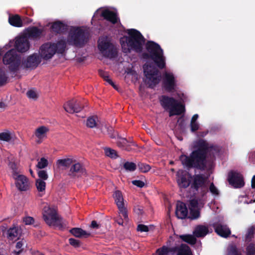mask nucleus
<instances>
[{
  "mask_svg": "<svg viewBox=\"0 0 255 255\" xmlns=\"http://www.w3.org/2000/svg\"><path fill=\"white\" fill-rule=\"evenodd\" d=\"M43 32L42 29H39L36 26H32L26 29L24 36H26L27 38L37 39L40 38Z\"/></svg>",
  "mask_w": 255,
  "mask_h": 255,
  "instance_id": "23",
  "label": "nucleus"
},
{
  "mask_svg": "<svg viewBox=\"0 0 255 255\" xmlns=\"http://www.w3.org/2000/svg\"><path fill=\"white\" fill-rule=\"evenodd\" d=\"M163 86L164 89L168 92H172L175 90L176 84L173 74L167 73L165 74Z\"/></svg>",
  "mask_w": 255,
  "mask_h": 255,
  "instance_id": "19",
  "label": "nucleus"
},
{
  "mask_svg": "<svg viewBox=\"0 0 255 255\" xmlns=\"http://www.w3.org/2000/svg\"><path fill=\"white\" fill-rule=\"evenodd\" d=\"M26 95H27V97L30 99H36L37 98V93L33 90H28L26 92Z\"/></svg>",
  "mask_w": 255,
  "mask_h": 255,
  "instance_id": "53",
  "label": "nucleus"
},
{
  "mask_svg": "<svg viewBox=\"0 0 255 255\" xmlns=\"http://www.w3.org/2000/svg\"><path fill=\"white\" fill-rule=\"evenodd\" d=\"M7 78L4 72L0 70V86H3L6 83Z\"/></svg>",
  "mask_w": 255,
  "mask_h": 255,
  "instance_id": "51",
  "label": "nucleus"
},
{
  "mask_svg": "<svg viewBox=\"0 0 255 255\" xmlns=\"http://www.w3.org/2000/svg\"><path fill=\"white\" fill-rule=\"evenodd\" d=\"M189 175L191 179V189L194 192L199 193L201 197H203L208 192L207 185V177L203 174Z\"/></svg>",
  "mask_w": 255,
  "mask_h": 255,
  "instance_id": "6",
  "label": "nucleus"
},
{
  "mask_svg": "<svg viewBox=\"0 0 255 255\" xmlns=\"http://www.w3.org/2000/svg\"><path fill=\"white\" fill-rule=\"evenodd\" d=\"M124 168L128 171H133L136 168V164L132 162H126L123 165Z\"/></svg>",
  "mask_w": 255,
  "mask_h": 255,
  "instance_id": "40",
  "label": "nucleus"
},
{
  "mask_svg": "<svg viewBox=\"0 0 255 255\" xmlns=\"http://www.w3.org/2000/svg\"><path fill=\"white\" fill-rule=\"evenodd\" d=\"M103 54L106 57L112 59L117 56L118 52L117 49L113 45L110 48L104 52Z\"/></svg>",
  "mask_w": 255,
  "mask_h": 255,
  "instance_id": "34",
  "label": "nucleus"
},
{
  "mask_svg": "<svg viewBox=\"0 0 255 255\" xmlns=\"http://www.w3.org/2000/svg\"><path fill=\"white\" fill-rule=\"evenodd\" d=\"M228 181L234 188H241L245 184L242 175L240 173L233 170L228 173Z\"/></svg>",
  "mask_w": 255,
  "mask_h": 255,
  "instance_id": "11",
  "label": "nucleus"
},
{
  "mask_svg": "<svg viewBox=\"0 0 255 255\" xmlns=\"http://www.w3.org/2000/svg\"><path fill=\"white\" fill-rule=\"evenodd\" d=\"M198 205V202L197 199H193L190 201L189 208V209H195L197 207Z\"/></svg>",
  "mask_w": 255,
  "mask_h": 255,
  "instance_id": "57",
  "label": "nucleus"
},
{
  "mask_svg": "<svg viewBox=\"0 0 255 255\" xmlns=\"http://www.w3.org/2000/svg\"><path fill=\"white\" fill-rule=\"evenodd\" d=\"M86 174V169L82 164L74 162L70 168L68 175L72 178H78Z\"/></svg>",
  "mask_w": 255,
  "mask_h": 255,
  "instance_id": "15",
  "label": "nucleus"
},
{
  "mask_svg": "<svg viewBox=\"0 0 255 255\" xmlns=\"http://www.w3.org/2000/svg\"><path fill=\"white\" fill-rule=\"evenodd\" d=\"M228 255H242L235 245H231L228 249Z\"/></svg>",
  "mask_w": 255,
  "mask_h": 255,
  "instance_id": "39",
  "label": "nucleus"
},
{
  "mask_svg": "<svg viewBox=\"0 0 255 255\" xmlns=\"http://www.w3.org/2000/svg\"><path fill=\"white\" fill-rule=\"evenodd\" d=\"M15 180L16 187L20 191H26L30 187V183L28 178L25 175L19 174L13 178Z\"/></svg>",
  "mask_w": 255,
  "mask_h": 255,
  "instance_id": "16",
  "label": "nucleus"
},
{
  "mask_svg": "<svg viewBox=\"0 0 255 255\" xmlns=\"http://www.w3.org/2000/svg\"><path fill=\"white\" fill-rule=\"evenodd\" d=\"M41 58L37 53H33L27 57L26 59L21 62L23 68L35 69L41 62Z\"/></svg>",
  "mask_w": 255,
  "mask_h": 255,
  "instance_id": "14",
  "label": "nucleus"
},
{
  "mask_svg": "<svg viewBox=\"0 0 255 255\" xmlns=\"http://www.w3.org/2000/svg\"><path fill=\"white\" fill-rule=\"evenodd\" d=\"M177 255H193L190 247L186 244H181Z\"/></svg>",
  "mask_w": 255,
  "mask_h": 255,
  "instance_id": "33",
  "label": "nucleus"
},
{
  "mask_svg": "<svg viewBox=\"0 0 255 255\" xmlns=\"http://www.w3.org/2000/svg\"><path fill=\"white\" fill-rule=\"evenodd\" d=\"M90 227L93 229H98L100 227V225L95 220H93L91 222Z\"/></svg>",
  "mask_w": 255,
  "mask_h": 255,
  "instance_id": "62",
  "label": "nucleus"
},
{
  "mask_svg": "<svg viewBox=\"0 0 255 255\" xmlns=\"http://www.w3.org/2000/svg\"><path fill=\"white\" fill-rule=\"evenodd\" d=\"M107 130H108V134H109L111 138H115V137L116 135L114 134L113 133V129L112 127H110L107 128Z\"/></svg>",
  "mask_w": 255,
  "mask_h": 255,
  "instance_id": "60",
  "label": "nucleus"
},
{
  "mask_svg": "<svg viewBox=\"0 0 255 255\" xmlns=\"http://www.w3.org/2000/svg\"><path fill=\"white\" fill-rule=\"evenodd\" d=\"M37 174L38 177L39 178L38 179H41L44 181L47 180L48 178L47 172L44 170H39L37 172Z\"/></svg>",
  "mask_w": 255,
  "mask_h": 255,
  "instance_id": "50",
  "label": "nucleus"
},
{
  "mask_svg": "<svg viewBox=\"0 0 255 255\" xmlns=\"http://www.w3.org/2000/svg\"><path fill=\"white\" fill-rule=\"evenodd\" d=\"M48 164V160L44 157H42L38 161L36 167L39 169H43L47 167Z\"/></svg>",
  "mask_w": 255,
  "mask_h": 255,
  "instance_id": "47",
  "label": "nucleus"
},
{
  "mask_svg": "<svg viewBox=\"0 0 255 255\" xmlns=\"http://www.w3.org/2000/svg\"><path fill=\"white\" fill-rule=\"evenodd\" d=\"M191 131L192 132L196 131L199 128V125L198 123H190Z\"/></svg>",
  "mask_w": 255,
  "mask_h": 255,
  "instance_id": "58",
  "label": "nucleus"
},
{
  "mask_svg": "<svg viewBox=\"0 0 255 255\" xmlns=\"http://www.w3.org/2000/svg\"><path fill=\"white\" fill-rule=\"evenodd\" d=\"M128 36H125L121 39V43L124 53L133 51L137 53L142 52L145 39L141 33L135 29L127 30Z\"/></svg>",
  "mask_w": 255,
  "mask_h": 255,
  "instance_id": "2",
  "label": "nucleus"
},
{
  "mask_svg": "<svg viewBox=\"0 0 255 255\" xmlns=\"http://www.w3.org/2000/svg\"><path fill=\"white\" fill-rule=\"evenodd\" d=\"M189 175L191 174L183 170L177 172L176 181L180 188L186 189L191 186V179Z\"/></svg>",
  "mask_w": 255,
  "mask_h": 255,
  "instance_id": "10",
  "label": "nucleus"
},
{
  "mask_svg": "<svg viewBox=\"0 0 255 255\" xmlns=\"http://www.w3.org/2000/svg\"><path fill=\"white\" fill-rule=\"evenodd\" d=\"M113 196L115 203L119 209V213L122 215L124 220L128 221V215L127 209L124 207V198L122 192L119 190H117L115 192Z\"/></svg>",
  "mask_w": 255,
  "mask_h": 255,
  "instance_id": "12",
  "label": "nucleus"
},
{
  "mask_svg": "<svg viewBox=\"0 0 255 255\" xmlns=\"http://www.w3.org/2000/svg\"><path fill=\"white\" fill-rule=\"evenodd\" d=\"M54 45L55 53L63 54L66 47V43L63 40L59 41L57 43H52Z\"/></svg>",
  "mask_w": 255,
  "mask_h": 255,
  "instance_id": "31",
  "label": "nucleus"
},
{
  "mask_svg": "<svg viewBox=\"0 0 255 255\" xmlns=\"http://www.w3.org/2000/svg\"><path fill=\"white\" fill-rule=\"evenodd\" d=\"M147 52L142 53V58L152 60L156 66L160 69L165 67V57L160 46L154 41L148 40L145 44Z\"/></svg>",
  "mask_w": 255,
  "mask_h": 255,
  "instance_id": "3",
  "label": "nucleus"
},
{
  "mask_svg": "<svg viewBox=\"0 0 255 255\" xmlns=\"http://www.w3.org/2000/svg\"><path fill=\"white\" fill-rule=\"evenodd\" d=\"M208 133V130L203 131H199L197 133V135L199 137H204L206 136Z\"/></svg>",
  "mask_w": 255,
  "mask_h": 255,
  "instance_id": "61",
  "label": "nucleus"
},
{
  "mask_svg": "<svg viewBox=\"0 0 255 255\" xmlns=\"http://www.w3.org/2000/svg\"><path fill=\"white\" fill-rule=\"evenodd\" d=\"M49 131V129L45 126H41L38 128L35 131V135L38 139H42L46 136V133Z\"/></svg>",
  "mask_w": 255,
  "mask_h": 255,
  "instance_id": "32",
  "label": "nucleus"
},
{
  "mask_svg": "<svg viewBox=\"0 0 255 255\" xmlns=\"http://www.w3.org/2000/svg\"><path fill=\"white\" fill-rule=\"evenodd\" d=\"M246 255H255V243H250L247 245Z\"/></svg>",
  "mask_w": 255,
  "mask_h": 255,
  "instance_id": "44",
  "label": "nucleus"
},
{
  "mask_svg": "<svg viewBox=\"0 0 255 255\" xmlns=\"http://www.w3.org/2000/svg\"><path fill=\"white\" fill-rule=\"evenodd\" d=\"M89 37L88 31L80 27H75L70 30L67 41L70 45L82 47L88 42Z\"/></svg>",
  "mask_w": 255,
  "mask_h": 255,
  "instance_id": "4",
  "label": "nucleus"
},
{
  "mask_svg": "<svg viewBox=\"0 0 255 255\" xmlns=\"http://www.w3.org/2000/svg\"><path fill=\"white\" fill-rule=\"evenodd\" d=\"M23 222L25 225H31L34 223V219L33 217L27 216L23 218Z\"/></svg>",
  "mask_w": 255,
  "mask_h": 255,
  "instance_id": "56",
  "label": "nucleus"
},
{
  "mask_svg": "<svg viewBox=\"0 0 255 255\" xmlns=\"http://www.w3.org/2000/svg\"><path fill=\"white\" fill-rule=\"evenodd\" d=\"M50 28L53 32L60 34L67 30V25L61 21L57 20L51 23Z\"/></svg>",
  "mask_w": 255,
  "mask_h": 255,
  "instance_id": "26",
  "label": "nucleus"
},
{
  "mask_svg": "<svg viewBox=\"0 0 255 255\" xmlns=\"http://www.w3.org/2000/svg\"><path fill=\"white\" fill-rule=\"evenodd\" d=\"M55 54L54 45L51 42L43 44L39 50V56L44 60L51 59Z\"/></svg>",
  "mask_w": 255,
  "mask_h": 255,
  "instance_id": "9",
  "label": "nucleus"
},
{
  "mask_svg": "<svg viewBox=\"0 0 255 255\" xmlns=\"http://www.w3.org/2000/svg\"><path fill=\"white\" fill-rule=\"evenodd\" d=\"M99 74L101 77H102L103 79L105 78L107 76H108V73L102 70H99Z\"/></svg>",
  "mask_w": 255,
  "mask_h": 255,
  "instance_id": "63",
  "label": "nucleus"
},
{
  "mask_svg": "<svg viewBox=\"0 0 255 255\" xmlns=\"http://www.w3.org/2000/svg\"><path fill=\"white\" fill-rule=\"evenodd\" d=\"M105 152L106 156L113 158H116L118 155L116 150L110 148H105Z\"/></svg>",
  "mask_w": 255,
  "mask_h": 255,
  "instance_id": "45",
  "label": "nucleus"
},
{
  "mask_svg": "<svg viewBox=\"0 0 255 255\" xmlns=\"http://www.w3.org/2000/svg\"><path fill=\"white\" fill-rule=\"evenodd\" d=\"M198 118V115L197 114H195L192 117L191 123H195L197 122L196 121L197 120Z\"/></svg>",
  "mask_w": 255,
  "mask_h": 255,
  "instance_id": "64",
  "label": "nucleus"
},
{
  "mask_svg": "<svg viewBox=\"0 0 255 255\" xmlns=\"http://www.w3.org/2000/svg\"><path fill=\"white\" fill-rule=\"evenodd\" d=\"M143 72L146 78L148 80L149 87L153 88L158 84L161 78L159 70L154 66L144 65Z\"/></svg>",
  "mask_w": 255,
  "mask_h": 255,
  "instance_id": "8",
  "label": "nucleus"
},
{
  "mask_svg": "<svg viewBox=\"0 0 255 255\" xmlns=\"http://www.w3.org/2000/svg\"><path fill=\"white\" fill-rule=\"evenodd\" d=\"M213 227L214 228L215 232L222 237L226 238L231 235V231L226 225L215 223L213 224Z\"/></svg>",
  "mask_w": 255,
  "mask_h": 255,
  "instance_id": "20",
  "label": "nucleus"
},
{
  "mask_svg": "<svg viewBox=\"0 0 255 255\" xmlns=\"http://www.w3.org/2000/svg\"><path fill=\"white\" fill-rule=\"evenodd\" d=\"M69 232L71 234L77 238H82L83 237L87 238L90 235V233H87L86 231L80 228H72Z\"/></svg>",
  "mask_w": 255,
  "mask_h": 255,
  "instance_id": "28",
  "label": "nucleus"
},
{
  "mask_svg": "<svg viewBox=\"0 0 255 255\" xmlns=\"http://www.w3.org/2000/svg\"><path fill=\"white\" fill-rule=\"evenodd\" d=\"M35 185L39 192H43L45 190L46 183L44 181L41 179L36 180Z\"/></svg>",
  "mask_w": 255,
  "mask_h": 255,
  "instance_id": "41",
  "label": "nucleus"
},
{
  "mask_svg": "<svg viewBox=\"0 0 255 255\" xmlns=\"http://www.w3.org/2000/svg\"><path fill=\"white\" fill-rule=\"evenodd\" d=\"M178 248H168L166 246H163L157 250L156 253L158 255H167L169 253L176 251Z\"/></svg>",
  "mask_w": 255,
  "mask_h": 255,
  "instance_id": "35",
  "label": "nucleus"
},
{
  "mask_svg": "<svg viewBox=\"0 0 255 255\" xmlns=\"http://www.w3.org/2000/svg\"><path fill=\"white\" fill-rule=\"evenodd\" d=\"M84 108V105L78 100L73 99L64 105L65 110L70 114L74 113H79L81 112Z\"/></svg>",
  "mask_w": 255,
  "mask_h": 255,
  "instance_id": "13",
  "label": "nucleus"
},
{
  "mask_svg": "<svg viewBox=\"0 0 255 255\" xmlns=\"http://www.w3.org/2000/svg\"><path fill=\"white\" fill-rule=\"evenodd\" d=\"M3 62L8 65L9 70L12 72H17L20 66L21 56L13 49L8 50L3 57Z\"/></svg>",
  "mask_w": 255,
  "mask_h": 255,
  "instance_id": "7",
  "label": "nucleus"
},
{
  "mask_svg": "<svg viewBox=\"0 0 255 255\" xmlns=\"http://www.w3.org/2000/svg\"><path fill=\"white\" fill-rule=\"evenodd\" d=\"M190 214L188 218L191 220H195L199 218L200 213L198 209H189Z\"/></svg>",
  "mask_w": 255,
  "mask_h": 255,
  "instance_id": "43",
  "label": "nucleus"
},
{
  "mask_svg": "<svg viewBox=\"0 0 255 255\" xmlns=\"http://www.w3.org/2000/svg\"><path fill=\"white\" fill-rule=\"evenodd\" d=\"M194 148L195 149L189 156L182 154L179 156V160L184 167L188 170L204 171L207 168V154L212 150L216 151V147L200 138L195 142Z\"/></svg>",
  "mask_w": 255,
  "mask_h": 255,
  "instance_id": "1",
  "label": "nucleus"
},
{
  "mask_svg": "<svg viewBox=\"0 0 255 255\" xmlns=\"http://www.w3.org/2000/svg\"><path fill=\"white\" fill-rule=\"evenodd\" d=\"M179 238L184 242L194 245L196 243L197 239L194 235L186 234L179 236Z\"/></svg>",
  "mask_w": 255,
  "mask_h": 255,
  "instance_id": "30",
  "label": "nucleus"
},
{
  "mask_svg": "<svg viewBox=\"0 0 255 255\" xmlns=\"http://www.w3.org/2000/svg\"><path fill=\"white\" fill-rule=\"evenodd\" d=\"M137 230L141 232H146L149 231L148 227L143 224H139L137 227Z\"/></svg>",
  "mask_w": 255,
  "mask_h": 255,
  "instance_id": "55",
  "label": "nucleus"
},
{
  "mask_svg": "<svg viewBox=\"0 0 255 255\" xmlns=\"http://www.w3.org/2000/svg\"><path fill=\"white\" fill-rule=\"evenodd\" d=\"M137 166L139 170L143 173L147 172L151 169V167L149 165L142 162L138 163L137 164Z\"/></svg>",
  "mask_w": 255,
  "mask_h": 255,
  "instance_id": "46",
  "label": "nucleus"
},
{
  "mask_svg": "<svg viewBox=\"0 0 255 255\" xmlns=\"http://www.w3.org/2000/svg\"><path fill=\"white\" fill-rule=\"evenodd\" d=\"M132 142H130L126 138H120L119 140L117 141V145L123 148V149L129 150V146L130 143Z\"/></svg>",
  "mask_w": 255,
  "mask_h": 255,
  "instance_id": "37",
  "label": "nucleus"
},
{
  "mask_svg": "<svg viewBox=\"0 0 255 255\" xmlns=\"http://www.w3.org/2000/svg\"><path fill=\"white\" fill-rule=\"evenodd\" d=\"M8 166L10 167V168L12 170V176L13 178L19 175L18 172L17 171V166L15 163L12 162H9Z\"/></svg>",
  "mask_w": 255,
  "mask_h": 255,
  "instance_id": "49",
  "label": "nucleus"
},
{
  "mask_svg": "<svg viewBox=\"0 0 255 255\" xmlns=\"http://www.w3.org/2000/svg\"><path fill=\"white\" fill-rule=\"evenodd\" d=\"M19 234L20 230L18 227L10 228L7 231V238L9 240H15V239L18 237Z\"/></svg>",
  "mask_w": 255,
  "mask_h": 255,
  "instance_id": "29",
  "label": "nucleus"
},
{
  "mask_svg": "<svg viewBox=\"0 0 255 255\" xmlns=\"http://www.w3.org/2000/svg\"><path fill=\"white\" fill-rule=\"evenodd\" d=\"M101 15L105 19L110 21L113 24H116L119 20L116 12L108 9L103 10Z\"/></svg>",
  "mask_w": 255,
  "mask_h": 255,
  "instance_id": "25",
  "label": "nucleus"
},
{
  "mask_svg": "<svg viewBox=\"0 0 255 255\" xmlns=\"http://www.w3.org/2000/svg\"><path fill=\"white\" fill-rule=\"evenodd\" d=\"M210 191L214 195H219V191L218 189L216 188V187L214 185L213 183H212L209 187Z\"/></svg>",
  "mask_w": 255,
  "mask_h": 255,
  "instance_id": "54",
  "label": "nucleus"
},
{
  "mask_svg": "<svg viewBox=\"0 0 255 255\" xmlns=\"http://www.w3.org/2000/svg\"><path fill=\"white\" fill-rule=\"evenodd\" d=\"M43 218L46 224L49 226L54 225L58 220L55 211L49 207H44Z\"/></svg>",
  "mask_w": 255,
  "mask_h": 255,
  "instance_id": "17",
  "label": "nucleus"
},
{
  "mask_svg": "<svg viewBox=\"0 0 255 255\" xmlns=\"http://www.w3.org/2000/svg\"><path fill=\"white\" fill-rule=\"evenodd\" d=\"M255 232V227L252 226L250 227L247 231V233L245 237V241L246 242H250L254 237Z\"/></svg>",
  "mask_w": 255,
  "mask_h": 255,
  "instance_id": "38",
  "label": "nucleus"
},
{
  "mask_svg": "<svg viewBox=\"0 0 255 255\" xmlns=\"http://www.w3.org/2000/svg\"><path fill=\"white\" fill-rule=\"evenodd\" d=\"M175 214L178 219H184L187 217L188 209L184 203L180 202L177 204Z\"/></svg>",
  "mask_w": 255,
  "mask_h": 255,
  "instance_id": "24",
  "label": "nucleus"
},
{
  "mask_svg": "<svg viewBox=\"0 0 255 255\" xmlns=\"http://www.w3.org/2000/svg\"><path fill=\"white\" fill-rule=\"evenodd\" d=\"M112 45L113 44L107 37H101L98 40V47L102 54Z\"/></svg>",
  "mask_w": 255,
  "mask_h": 255,
  "instance_id": "27",
  "label": "nucleus"
},
{
  "mask_svg": "<svg viewBox=\"0 0 255 255\" xmlns=\"http://www.w3.org/2000/svg\"><path fill=\"white\" fill-rule=\"evenodd\" d=\"M31 21L32 20L27 17L22 20L18 14L11 15L8 17V22L9 24L16 27H22L23 26V22L30 23Z\"/></svg>",
  "mask_w": 255,
  "mask_h": 255,
  "instance_id": "21",
  "label": "nucleus"
},
{
  "mask_svg": "<svg viewBox=\"0 0 255 255\" xmlns=\"http://www.w3.org/2000/svg\"><path fill=\"white\" fill-rule=\"evenodd\" d=\"M69 243L70 245L76 248H79L81 245L80 241L74 238H70L69 239Z\"/></svg>",
  "mask_w": 255,
  "mask_h": 255,
  "instance_id": "52",
  "label": "nucleus"
},
{
  "mask_svg": "<svg viewBox=\"0 0 255 255\" xmlns=\"http://www.w3.org/2000/svg\"><path fill=\"white\" fill-rule=\"evenodd\" d=\"M11 139V136L9 132H3L0 133V140L8 142Z\"/></svg>",
  "mask_w": 255,
  "mask_h": 255,
  "instance_id": "48",
  "label": "nucleus"
},
{
  "mask_svg": "<svg viewBox=\"0 0 255 255\" xmlns=\"http://www.w3.org/2000/svg\"><path fill=\"white\" fill-rule=\"evenodd\" d=\"M29 41L26 36L22 35L16 39L14 47L16 52H25L29 49Z\"/></svg>",
  "mask_w": 255,
  "mask_h": 255,
  "instance_id": "18",
  "label": "nucleus"
},
{
  "mask_svg": "<svg viewBox=\"0 0 255 255\" xmlns=\"http://www.w3.org/2000/svg\"><path fill=\"white\" fill-rule=\"evenodd\" d=\"M132 183L133 185L140 188L143 187L145 185L144 182L139 180H133L132 181Z\"/></svg>",
  "mask_w": 255,
  "mask_h": 255,
  "instance_id": "59",
  "label": "nucleus"
},
{
  "mask_svg": "<svg viewBox=\"0 0 255 255\" xmlns=\"http://www.w3.org/2000/svg\"><path fill=\"white\" fill-rule=\"evenodd\" d=\"M212 232V230L210 231L207 226L204 225H198L195 227L193 234L195 238H203L207 235Z\"/></svg>",
  "mask_w": 255,
  "mask_h": 255,
  "instance_id": "22",
  "label": "nucleus"
},
{
  "mask_svg": "<svg viewBox=\"0 0 255 255\" xmlns=\"http://www.w3.org/2000/svg\"><path fill=\"white\" fill-rule=\"evenodd\" d=\"M97 117H91L87 119L86 125L88 128H94L97 127V124L96 123Z\"/></svg>",
  "mask_w": 255,
  "mask_h": 255,
  "instance_id": "42",
  "label": "nucleus"
},
{
  "mask_svg": "<svg viewBox=\"0 0 255 255\" xmlns=\"http://www.w3.org/2000/svg\"><path fill=\"white\" fill-rule=\"evenodd\" d=\"M75 160H73L72 159L69 158L60 159L57 161V164L58 166L69 167L70 165H72L74 162H75Z\"/></svg>",
  "mask_w": 255,
  "mask_h": 255,
  "instance_id": "36",
  "label": "nucleus"
},
{
  "mask_svg": "<svg viewBox=\"0 0 255 255\" xmlns=\"http://www.w3.org/2000/svg\"><path fill=\"white\" fill-rule=\"evenodd\" d=\"M160 102L165 110H169V117L180 115L185 112L184 107L173 97L163 95L161 97Z\"/></svg>",
  "mask_w": 255,
  "mask_h": 255,
  "instance_id": "5",
  "label": "nucleus"
}]
</instances>
